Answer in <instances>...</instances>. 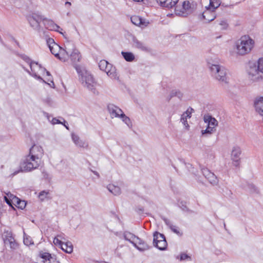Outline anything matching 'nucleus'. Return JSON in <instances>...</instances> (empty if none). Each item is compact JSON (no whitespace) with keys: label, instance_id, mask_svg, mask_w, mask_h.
Wrapping results in <instances>:
<instances>
[{"label":"nucleus","instance_id":"nucleus-1","mask_svg":"<svg viewBox=\"0 0 263 263\" xmlns=\"http://www.w3.org/2000/svg\"><path fill=\"white\" fill-rule=\"evenodd\" d=\"M74 68L79 74V80L83 85L88 89L93 90L96 82L92 76L84 67L80 65H76Z\"/></svg>","mask_w":263,"mask_h":263},{"label":"nucleus","instance_id":"nucleus-2","mask_svg":"<svg viewBox=\"0 0 263 263\" xmlns=\"http://www.w3.org/2000/svg\"><path fill=\"white\" fill-rule=\"evenodd\" d=\"M40 162L27 155L22 160L20 165V169L14 172L12 175H15L20 172H31L37 169L40 166Z\"/></svg>","mask_w":263,"mask_h":263},{"label":"nucleus","instance_id":"nucleus-3","mask_svg":"<svg viewBox=\"0 0 263 263\" xmlns=\"http://www.w3.org/2000/svg\"><path fill=\"white\" fill-rule=\"evenodd\" d=\"M254 45V41L249 36H242L236 42L237 53L241 55L246 54L252 50Z\"/></svg>","mask_w":263,"mask_h":263},{"label":"nucleus","instance_id":"nucleus-4","mask_svg":"<svg viewBox=\"0 0 263 263\" xmlns=\"http://www.w3.org/2000/svg\"><path fill=\"white\" fill-rule=\"evenodd\" d=\"M248 74L253 81H258L263 78V59H259L257 64L250 65Z\"/></svg>","mask_w":263,"mask_h":263},{"label":"nucleus","instance_id":"nucleus-5","mask_svg":"<svg viewBox=\"0 0 263 263\" xmlns=\"http://www.w3.org/2000/svg\"><path fill=\"white\" fill-rule=\"evenodd\" d=\"M209 65L212 75L216 80L224 83H228L227 69L224 67L216 64L209 63Z\"/></svg>","mask_w":263,"mask_h":263},{"label":"nucleus","instance_id":"nucleus-6","mask_svg":"<svg viewBox=\"0 0 263 263\" xmlns=\"http://www.w3.org/2000/svg\"><path fill=\"white\" fill-rule=\"evenodd\" d=\"M99 67L101 70L104 71L111 79H116L117 78V74L115 67L107 61L104 60H101L99 63Z\"/></svg>","mask_w":263,"mask_h":263},{"label":"nucleus","instance_id":"nucleus-7","mask_svg":"<svg viewBox=\"0 0 263 263\" xmlns=\"http://www.w3.org/2000/svg\"><path fill=\"white\" fill-rule=\"evenodd\" d=\"M153 244L160 250H165L167 248V242L163 234L155 232L154 234Z\"/></svg>","mask_w":263,"mask_h":263},{"label":"nucleus","instance_id":"nucleus-8","mask_svg":"<svg viewBox=\"0 0 263 263\" xmlns=\"http://www.w3.org/2000/svg\"><path fill=\"white\" fill-rule=\"evenodd\" d=\"M65 48L60 49V55L58 57L61 61H66L69 59V53L71 52L73 44L69 42H67L65 44Z\"/></svg>","mask_w":263,"mask_h":263},{"label":"nucleus","instance_id":"nucleus-9","mask_svg":"<svg viewBox=\"0 0 263 263\" xmlns=\"http://www.w3.org/2000/svg\"><path fill=\"white\" fill-rule=\"evenodd\" d=\"M44 155V150L41 146L33 145L29 150L28 155L35 159L41 162V160Z\"/></svg>","mask_w":263,"mask_h":263},{"label":"nucleus","instance_id":"nucleus-10","mask_svg":"<svg viewBox=\"0 0 263 263\" xmlns=\"http://www.w3.org/2000/svg\"><path fill=\"white\" fill-rule=\"evenodd\" d=\"M28 21L30 26L34 29L37 30L38 32H41L42 31L40 26V23L43 21V18L42 16L34 14L32 16L29 17Z\"/></svg>","mask_w":263,"mask_h":263},{"label":"nucleus","instance_id":"nucleus-11","mask_svg":"<svg viewBox=\"0 0 263 263\" xmlns=\"http://www.w3.org/2000/svg\"><path fill=\"white\" fill-rule=\"evenodd\" d=\"M30 68L31 69V71H29L27 69H26L24 68V69L29 73L31 76L33 77L34 78L37 79V80H39L40 81H43V82L45 83H47L45 80H44L40 76H38L37 74L36 70L39 69H42V67L41 65H39L37 62H32V63H30L29 64Z\"/></svg>","mask_w":263,"mask_h":263},{"label":"nucleus","instance_id":"nucleus-12","mask_svg":"<svg viewBox=\"0 0 263 263\" xmlns=\"http://www.w3.org/2000/svg\"><path fill=\"white\" fill-rule=\"evenodd\" d=\"M202 173L205 178L213 185H216L218 183V179L216 176L207 168L202 169Z\"/></svg>","mask_w":263,"mask_h":263},{"label":"nucleus","instance_id":"nucleus-13","mask_svg":"<svg viewBox=\"0 0 263 263\" xmlns=\"http://www.w3.org/2000/svg\"><path fill=\"white\" fill-rule=\"evenodd\" d=\"M47 44L50 49L51 52L57 58L59 57L61 47L55 43L54 40L52 38H49L47 40Z\"/></svg>","mask_w":263,"mask_h":263},{"label":"nucleus","instance_id":"nucleus-14","mask_svg":"<svg viewBox=\"0 0 263 263\" xmlns=\"http://www.w3.org/2000/svg\"><path fill=\"white\" fill-rule=\"evenodd\" d=\"M43 22L47 29L52 31H56L63 34V32L59 30V29H61V30L63 29H61L59 26L55 24L53 21L43 18Z\"/></svg>","mask_w":263,"mask_h":263},{"label":"nucleus","instance_id":"nucleus-15","mask_svg":"<svg viewBox=\"0 0 263 263\" xmlns=\"http://www.w3.org/2000/svg\"><path fill=\"white\" fill-rule=\"evenodd\" d=\"M107 108L112 118L115 117L120 118L121 114L123 112L119 107L112 104H109Z\"/></svg>","mask_w":263,"mask_h":263},{"label":"nucleus","instance_id":"nucleus-16","mask_svg":"<svg viewBox=\"0 0 263 263\" xmlns=\"http://www.w3.org/2000/svg\"><path fill=\"white\" fill-rule=\"evenodd\" d=\"M254 107L256 112L263 116V97H258L254 99Z\"/></svg>","mask_w":263,"mask_h":263},{"label":"nucleus","instance_id":"nucleus-17","mask_svg":"<svg viewBox=\"0 0 263 263\" xmlns=\"http://www.w3.org/2000/svg\"><path fill=\"white\" fill-rule=\"evenodd\" d=\"M69 53V58L70 59L72 63L74 65V67L76 66V63L79 62L82 58L81 54L80 51L75 48L73 45V47Z\"/></svg>","mask_w":263,"mask_h":263},{"label":"nucleus","instance_id":"nucleus-18","mask_svg":"<svg viewBox=\"0 0 263 263\" xmlns=\"http://www.w3.org/2000/svg\"><path fill=\"white\" fill-rule=\"evenodd\" d=\"M241 154V150L240 147L238 146L234 147L232 153L231 157L233 161V165L238 166L239 164V156Z\"/></svg>","mask_w":263,"mask_h":263},{"label":"nucleus","instance_id":"nucleus-19","mask_svg":"<svg viewBox=\"0 0 263 263\" xmlns=\"http://www.w3.org/2000/svg\"><path fill=\"white\" fill-rule=\"evenodd\" d=\"M193 109L189 108L181 116L180 121L187 129L189 128V125L187 123V119H190L192 116V112Z\"/></svg>","mask_w":263,"mask_h":263},{"label":"nucleus","instance_id":"nucleus-20","mask_svg":"<svg viewBox=\"0 0 263 263\" xmlns=\"http://www.w3.org/2000/svg\"><path fill=\"white\" fill-rule=\"evenodd\" d=\"M202 17L205 20L206 23H209L216 18V15L214 11L211 9L207 8L203 11Z\"/></svg>","mask_w":263,"mask_h":263},{"label":"nucleus","instance_id":"nucleus-21","mask_svg":"<svg viewBox=\"0 0 263 263\" xmlns=\"http://www.w3.org/2000/svg\"><path fill=\"white\" fill-rule=\"evenodd\" d=\"M179 0H157L160 5L168 9L173 8L178 2Z\"/></svg>","mask_w":263,"mask_h":263},{"label":"nucleus","instance_id":"nucleus-22","mask_svg":"<svg viewBox=\"0 0 263 263\" xmlns=\"http://www.w3.org/2000/svg\"><path fill=\"white\" fill-rule=\"evenodd\" d=\"M204 122L208 124V126L211 127L212 129H216V127L218 125V121L211 116L205 115L203 118Z\"/></svg>","mask_w":263,"mask_h":263},{"label":"nucleus","instance_id":"nucleus-23","mask_svg":"<svg viewBox=\"0 0 263 263\" xmlns=\"http://www.w3.org/2000/svg\"><path fill=\"white\" fill-rule=\"evenodd\" d=\"M71 138L74 143L78 147L87 148L88 146L87 143L80 139L78 135L73 133L71 134Z\"/></svg>","mask_w":263,"mask_h":263},{"label":"nucleus","instance_id":"nucleus-24","mask_svg":"<svg viewBox=\"0 0 263 263\" xmlns=\"http://www.w3.org/2000/svg\"><path fill=\"white\" fill-rule=\"evenodd\" d=\"M124 238L125 240L129 241L134 245V243H136V242H138L137 241H140V238L137 236H136L133 234L128 232H126L124 233Z\"/></svg>","mask_w":263,"mask_h":263},{"label":"nucleus","instance_id":"nucleus-25","mask_svg":"<svg viewBox=\"0 0 263 263\" xmlns=\"http://www.w3.org/2000/svg\"><path fill=\"white\" fill-rule=\"evenodd\" d=\"M133 47L138 48L142 51H147L148 48L146 46V45L142 42L139 41L136 37H133Z\"/></svg>","mask_w":263,"mask_h":263},{"label":"nucleus","instance_id":"nucleus-26","mask_svg":"<svg viewBox=\"0 0 263 263\" xmlns=\"http://www.w3.org/2000/svg\"><path fill=\"white\" fill-rule=\"evenodd\" d=\"M60 248L67 253H71L73 251V245L70 241L63 242Z\"/></svg>","mask_w":263,"mask_h":263},{"label":"nucleus","instance_id":"nucleus-27","mask_svg":"<svg viewBox=\"0 0 263 263\" xmlns=\"http://www.w3.org/2000/svg\"><path fill=\"white\" fill-rule=\"evenodd\" d=\"M183 9L185 11L186 16L189 13L192 11L194 8V4L189 1H185L182 3Z\"/></svg>","mask_w":263,"mask_h":263},{"label":"nucleus","instance_id":"nucleus-28","mask_svg":"<svg viewBox=\"0 0 263 263\" xmlns=\"http://www.w3.org/2000/svg\"><path fill=\"white\" fill-rule=\"evenodd\" d=\"M107 188L108 190L115 195H119L121 194V189L118 186H116L114 184H109Z\"/></svg>","mask_w":263,"mask_h":263},{"label":"nucleus","instance_id":"nucleus-29","mask_svg":"<svg viewBox=\"0 0 263 263\" xmlns=\"http://www.w3.org/2000/svg\"><path fill=\"white\" fill-rule=\"evenodd\" d=\"M138 242L134 243V246L140 251H145L149 249V246L140 239V241H137Z\"/></svg>","mask_w":263,"mask_h":263},{"label":"nucleus","instance_id":"nucleus-30","mask_svg":"<svg viewBox=\"0 0 263 263\" xmlns=\"http://www.w3.org/2000/svg\"><path fill=\"white\" fill-rule=\"evenodd\" d=\"M5 200L9 205L12 206V203L18 200V198L11 193L7 194V196L4 197Z\"/></svg>","mask_w":263,"mask_h":263},{"label":"nucleus","instance_id":"nucleus-31","mask_svg":"<svg viewBox=\"0 0 263 263\" xmlns=\"http://www.w3.org/2000/svg\"><path fill=\"white\" fill-rule=\"evenodd\" d=\"M174 9V12L176 15L185 16V11L183 9V5H176L173 8Z\"/></svg>","mask_w":263,"mask_h":263},{"label":"nucleus","instance_id":"nucleus-32","mask_svg":"<svg viewBox=\"0 0 263 263\" xmlns=\"http://www.w3.org/2000/svg\"><path fill=\"white\" fill-rule=\"evenodd\" d=\"M3 238L5 242H8L10 244L12 243L14 241V239L10 232H5L3 234Z\"/></svg>","mask_w":263,"mask_h":263},{"label":"nucleus","instance_id":"nucleus-33","mask_svg":"<svg viewBox=\"0 0 263 263\" xmlns=\"http://www.w3.org/2000/svg\"><path fill=\"white\" fill-rule=\"evenodd\" d=\"M121 54L124 59L127 62H132L135 59V55L132 52L122 51Z\"/></svg>","mask_w":263,"mask_h":263},{"label":"nucleus","instance_id":"nucleus-34","mask_svg":"<svg viewBox=\"0 0 263 263\" xmlns=\"http://www.w3.org/2000/svg\"><path fill=\"white\" fill-rule=\"evenodd\" d=\"M220 0H210V5L208 8L214 11L215 9L220 6Z\"/></svg>","mask_w":263,"mask_h":263},{"label":"nucleus","instance_id":"nucleus-35","mask_svg":"<svg viewBox=\"0 0 263 263\" xmlns=\"http://www.w3.org/2000/svg\"><path fill=\"white\" fill-rule=\"evenodd\" d=\"M132 22L136 26H140L143 24V20L139 16L134 15L131 17Z\"/></svg>","mask_w":263,"mask_h":263},{"label":"nucleus","instance_id":"nucleus-36","mask_svg":"<svg viewBox=\"0 0 263 263\" xmlns=\"http://www.w3.org/2000/svg\"><path fill=\"white\" fill-rule=\"evenodd\" d=\"M120 118L122 119V121L128 126H130L132 124H131V121H130V119L127 117L124 114V112H123L122 114H121V116L120 117Z\"/></svg>","mask_w":263,"mask_h":263},{"label":"nucleus","instance_id":"nucleus-37","mask_svg":"<svg viewBox=\"0 0 263 263\" xmlns=\"http://www.w3.org/2000/svg\"><path fill=\"white\" fill-rule=\"evenodd\" d=\"M216 131V129H213L211 127L207 126L206 128L204 130H202L201 134L202 136L205 135H211Z\"/></svg>","mask_w":263,"mask_h":263},{"label":"nucleus","instance_id":"nucleus-38","mask_svg":"<svg viewBox=\"0 0 263 263\" xmlns=\"http://www.w3.org/2000/svg\"><path fill=\"white\" fill-rule=\"evenodd\" d=\"M169 100L175 96H177L180 98L182 97V94L178 90H174L171 92Z\"/></svg>","mask_w":263,"mask_h":263},{"label":"nucleus","instance_id":"nucleus-39","mask_svg":"<svg viewBox=\"0 0 263 263\" xmlns=\"http://www.w3.org/2000/svg\"><path fill=\"white\" fill-rule=\"evenodd\" d=\"M43 70L44 71H46V74L47 76L49 77L50 78H49L48 79H47V81H49V82H50L51 83H52V85H51L49 83H48V85H49L51 87H54V83H53V80L52 79V77L50 73V72L48 71H47L46 70V69L45 68H43Z\"/></svg>","mask_w":263,"mask_h":263},{"label":"nucleus","instance_id":"nucleus-40","mask_svg":"<svg viewBox=\"0 0 263 263\" xmlns=\"http://www.w3.org/2000/svg\"><path fill=\"white\" fill-rule=\"evenodd\" d=\"M170 228L174 233H176V234L180 236L182 235V233L180 232L177 226L171 225Z\"/></svg>","mask_w":263,"mask_h":263},{"label":"nucleus","instance_id":"nucleus-41","mask_svg":"<svg viewBox=\"0 0 263 263\" xmlns=\"http://www.w3.org/2000/svg\"><path fill=\"white\" fill-rule=\"evenodd\" d=\"M48 194V192L46 191H42L39 193V198L41 200H44L47 197Z\"/></svg>","mask_w":263,"mask_h":263},{"label":"nucleus","instance_id":"nucleus-42","mask_svg":"<svg viewBox=\"0 0 263 263\" xmlns=\"http://www.w3.org/2000/svg\"><path fill=\"white\" fill-rule=\"evenodd\" d=\"M24 243L27 246H29L30 245L33 243L31 239L26 235H25L24 237Z\"/></svg>","mask_w":263,"mask_h":263},{"label":"nucleus","instance_id":"nucleus-43","mask_svg":"<svg viewBox=\"0 0 263 263\" xmlns=\"http://www.w3.org/2000/svg\"><path fill=\"white\" fill-rule=\"evenodd\" d=\"M17 203L18 208L23 209L26 206V203L24 201H21L20 199L15 202Z\"/></svg>","mask_w":263,"mask_h":263},{"label":"nucleus","instance_id":"nucleus-44","mask_svg":"<svg viewBox=\"0 0 263 263\" xmlns=\"http://www.w3.org/2000/svg\"><path fill=\"white\" fill-rule=\"evenodd\" d=\"M41 257L44 259V261H46L47 260L50 259V258H52L53 257H52L51 256V254H49V253L45 252L42 254Z\"/></svg>","mask_w":263,"mask_h":263},{"label":"nucleus","instance_id":"nucleus-45","mask_svg":"<svg viewBox=\"0 0 263 263\" xmlns=\"http://www.w3.org/2000/svg\"><path fill=\"white\" fill-rule=\"evenodd\" d=\"M20 57L23 60H24L26 63H28L29 64H30V63H32L33 62V61H31L30 59L28 56H27L26 55L21 54V55H20Z\"/></svg>","mask_w":263,"mask_h":263},{"label":"nucleus","instance_id":"nucleus-46","mask_svg":"<svg viewBox=\"0 0 263 263\" xmlns=\"http://www.w3.org/2000/svg\"><path fill=\"white\" fill-rule=\"evenodd\" d=\"M53 243L55 245L58 246L60 247L63 243V241L61 240H60L58 237H55L53 239Z\"/></svg>","mask_w":263,"mask_h":263},{"label":"nucleus","instance_id":"nucleus-47","mask_svg":"<svg viewBox=\"0 0 263 263\" xmlns=\"http://www.w3.org/2000/svg\"><path fill=\"white\" fill-rule=\"evenodd\" d=\"M44 263H60L59 261L57 260V259L54 258H50V259L47 260L46 261H44Z\"/></svg>","mask_w":263,"mask_h":263},{"label":"nucleus","instance_id":"nucleus-48","mask_svg":"<svg viewBox=\"0 0 263 263\" xmlns=\"http://www.w3.org/2000/svg\"><path fill=\"white\" fill-rule=\"evenodd\" d=\"M51 123L52 124H63V122H61L59 120L55 118H53L51 121Z\"/></svg>","mask_w":263,"mask_h":263},{"label":"nucleus","instance_id":"nucleus-49","mask_svg":"<svg viewBox=\"0 0 263 263\" xmlns=\"http://www.w3.org/2000/svg\"><path fill=\"white\" fill-rule=\"evenodd\" d=\"M56 237H58L62 241V240H66V239L65 238V235L63 233L59 234Z\"/></svg>","mask_w":263,"mask_h":263},{"label":"nucleus","instance_id":"nucleus-50","mask_svg":"<svg viewBox=\"0 0 263 263\" xmlns=\"http://www.w3.org/2000/svg\"><path fill=\"white\" fill-rule=\"evenodd\" d=\"M189 257L188 255L186 254H182L180 255V260H183L187 259Z\"/></svg>","mask_w":263,"mask_h":263},{"label":"nucleus","instance_id":"nucleus-51","mask_svg":"<svg viewBox=\"0 0 263 263\" xmlns=\"http://www.w3.org/2000/svg\"><path fill=\"white\" fill-rule=\"evenodd\" d=\"M163 220H164V222H165V224H166L167 226H168V227H169V228H170V226H171V225H173V224H172L171 222L169 220L167 219L166 218H164Z\"/></svg>","mask_w":263,"mask_h":263},{"label":"nucleus","instance_id":"nucleus-52","mask_svg":"<svg viewBox=\"0 0 263 263\" xmlns=\"http://www.w3.org/2000/svg\"><path fill=\"white\" fill-rule=\"evenodd\" d=\"M220 24L222 26H223V28H226L228 26L227 23L225 21H221Z\"/></svg>","mask_w":263,"mask_h":263},{"label":"nucleus","instance_id":"nucleus-53","mask_svg":"<svg viewBox=\"0 0 263 263\" xmlns=\"http://www.w3.org/2000/svg\"><path fill=\"white\" fill-rule=\"evenodd\" d=\"M182 210L186 211L187 210V208L186 205L182 204V206H180Z\"/></svg>","mask_w":263,"mask_h":263},{"label":"nucleus","instance_id":"nucleus-54","mask_svg":"<svg viewBox=\"0 0 263 263\" xmlns=\"http://www.w3.org/2000/svg\"><path fill=\"white\" fill-rule=\"evenodd\" d=\"M65 5H68L69 6H70L71 5V4L69 2H66L65 3Z\"/></svg>","mask_w":263,"mask_h":263},{"label":"nucleus","instance_id":"nucleus-55","mask_svg":"<svg viewBox=\"0 0 263 263\" xmlns=\"http://www.w3.org/2000/svg\"><path fill=\"white\" fill-rule=\"evenodd\" d=\"M92 172H93V173L95 175L98 176V177L99 176V173L97 172H96V171H92Z\"/></svg>","mask_w":263,"mask_h":263},{"label":"nucleus","instance_id":"nucleus-56","mask_svg":"<svg viewBox=\"0 0 263 263\" xmlns=\"http://www.w3.org/2000/svg\"><path fill=\"white\" fill-rule=\"evenodd\" d=\"M62 124H63L64 125V126L67 129H68L69 128H68V126L67 125H65V123H63Z\"/></svg>","mask_w":263,"mask_h":263},{"label":"nucleus","instance_id":"nucleus-57","mask_svg":"<svg viewBox=\"0 0 263 263\" xmlns=\"http://www.w3.org/2000/svg\"><path fill=\"white\" fill-rule=\"evenodd\" d=\"M133 1L135 2H142L143 0H133Z\"/></svg>","mask_w":263,"mask_h":263},{"label":"nucleus","instance_id":"nucleus-58","mask_svg":"<svg viewBox=\"0 0 263 263\" xmlns=\"http://www.w3.org/2000/svg\"><path fill=\"white\" fill-rule=\"evenodd\" d=\"M62 120H64V123H65V122H66V121L64 120V118H62Z\"/></svg>","mask_w":263,"mask_h":263}]
</instances>
